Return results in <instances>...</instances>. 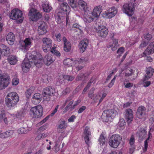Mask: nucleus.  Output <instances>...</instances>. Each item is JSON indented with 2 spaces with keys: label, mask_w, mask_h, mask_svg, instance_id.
<instances>
[{
  "label": "nucleus",
  "mask_w": 154,
  "mask_h": 154,
  "mask_svg": "<svg viewBox=\"0 0 154 154\" xmlns=\"http://www.w3.org/2000/svg\"><path fill=\"white\" fill-rule=\"evenodd\" d=\"M26 56V58L24 59L21 65L22 69L24 72H27L31 66H35L38 68L41 66L42 61L41 55L38 59L36 56L29 53H27Z\"/></svg>",
  "instance_id": "1"
},
{
  "label": "nucleus",
  "mask_w": 154,
  "mask_h": 154,
  "mask_svg": "<svg viewBox=\"0 0 154 154\" xmlns=\"http://www.w3.org/2000/svg\"><path fill=\"white\" fill-rule=\"evenodd\" d=\"M19 100V96L16 92L9 93L5 98V104L7 107L11 109L14 108Z\"/></svg>",
  "instance_id": "2"
},
{
  "label": "nucleus",
  "mask_w": 154,
  "mask_h": 154,
  "mask_svg": "<svg viewBox=\"0 0 154 154\" xmlns=\"http://www.w3.org/2000/svg\"><path fill=\"white\" fill-rule=\"evenodd\" d=\"M102 11V6L100 5L97 6L94 8L92 13V16L85 17L84 21L87 23H89L93 21L94 18L98 17Z\"/></svg>",
  "instance_id": "3"
},
{
  "label": "nucleus",
  "mask_w": 154,
  "mask_h": 154,
  "mask_svg": "<svg viewBox=\"0 0 154 154\" xmlns=\"http://www.w3.org/2000/svg\"><path fill=\"white\" fill-rule=\"evenodd\" d=\"M2 71L0 70V88H5L7 87L11 82L9 75L6 73L1 74Z\"/></svg>",
  "instance_id": "4"
},
{
  "label": "nucleus",
  "mask_w": 154,
  "mask_h": 154,
  "mask_svg": "<svg viewBox=\"0 0 154 154\" xmlns=\"http://www.w3.org/2000/svg\"><path fill=\"white\" fill-rule=\"evenodd\" d=\"M55 92V89L51 86L44 88L42 92L43 99L45 101H50L51 97L54 95Z\"/></svg>",
  "instance_id": "5"
},
{
  "label": "nucleus",
  "mask_w": 154,
  "mask_h": 154,
  "mask_svg": "<svg viewBox=\"0 0 154 154\" xmlns=\"http://www.w3.org/2000/svg\"><path fill=\"white\" fill-rule=\"evenodd\" d=\"M117 114L116 111L113 109H109L104 110L103 112L102 118L105 122H108L109 120L110 119L114 117Z\"/></svg>",
  "instance_id": "6"
},
{
  "label": "nucleus",
  "mask_w": 154,
  "mask_h": 154,
  "mask_svg": "<svg viewBox=\"0 0 154 154\" xmlns=\"http://www.w3.org/2000/svg\"><path fill=\"white\" fill-rule=\"evenodd\" d=\"M9 16L12 20L19 19V21L20 23L23 21V19L22 11L17 8L13 9L9 14Z\"/></svg>",
  "instance_id": "7"
},
{
  "label": "nucleus",
  "mask_w": 154,
  "mask_h": 154,
  "mask_svg": "<svg viewBox=\"0 0 154 154\" xmlns=\"http://www.w3.org/2000/svg\"><path fill=\"white\" fill-rule=\"evenodd\" d=\"M43 111V109L42 106L38 105L31 108L30 113L33 118H38L42 116Z\"/></svg>",
  "instance_id": "8"
},
{
  "label": "nucleus",
  "mask_w": 154,
  "mask_h": 154,
  "mask_svg": "<svg viewBox=\"0 0 154 154\" xmlns=\"http://www.w3.org/2000/svg\"><path fill=\"white\" fill-rule=\"evenodd\" d=\"M122 137L118 134L113 135L109 140V144L111 147L116 148L120 143Z\"/></svg>",
  "instance_id": "9"
},
{
  "label": "nucleus",
  "mask_w": 154,
  "mask_h": 154,
  "mask_svg": "<svg viewBox=\"0 0 154 154\" xmlns=\"http://www.w3.org/2000/svg\"><path fill=\"white\" fill-rule=\"evenodd\" d=\"M42 48L45 52H47L50 50L52 45V41L49 38L45 37L42 39Z\"/></svg>",
  "instance_id": "10"
},
{
  "label": "nucleus",
  "mask_w": 154,
  "mask_h": 154,
  "mask_svg": "<svg viewBox=\"0 0 154 154\" xmlns=\"http://www.w3.org/2000/svg\"><path fill=\"white\" fill-rule=\"evenodd\" d=\"M95 29L97 35L100 37L105 38L108 34V30L104 26H98L97 27H95Z\"/></svg>",
  "instance_id": "11"
},
{
  "label": "nucleus",
  "mask_w": 154,
  "mask_h": 154,
  "mask_svg": "<svg viewBox=\"0 0 154 154\" xmlns=\"http://www.w3.org/2000/svg\"><path fill=\"white\" fill-rule=\"evenodd\" d=\"M29 16L33 21H36L38 19L41 18L42 17L41 14L37 10L33 8L30 10Z\"/></svg>",
  "instance_id": "12"
},
{
  "label": "nucleus",
  "mask_w": 154,
  "mask_h": 154,
  "mask_svg": "<svg viewBox=\"0 0 154 154\" xmlns=\"http://www.w3.org/2000/svg\"><path fill=\"white\" fill-rule=\"evenodd\" d=\"M136 5V0H131L126 8V14L129 16H131L134 14V8Z\"/></svg>",
  "instance_id": "13"
},
{
  "label": "nucleus",
  "mask_w": 154,
  "mask_h": 154,
  "mask_svg": "<svg viewBox=\"0 0 154 154\" xmlns=\"http://www.w3.org/2000/svg\"><path fill=\"white\" fill-rule=\"evenodd\" d=\"M45 23L43 21H40L38 23V32L39 35H43L47 32Z\"/></svg>",
  "instance_id": "14"
},
{
  "label": "nucleus",
  "mask_w": 154,
  "mask_h": 154,
  "mask_svg": "<svg viewBox=\"0 0 154 154\" xmlns=\"http://www.w3.org/2000/svg\"><path fill=\"white\" fill-rule=\"evenodd\" d=\"M146 109L142 106H140L138 109L136 113V117L139 119H145L146 115Z\"/></svg>",
  "instance_id": "15"
},
{
  "label": "nucleus",
  "mask_w": 154,
  "mask_h": 154,
  "mask_svg": "<svg viewBox=\"0 0 154 154\" xmlns=\"http://www.w3.org/2000/svg\"><path fill=\"white\" fill-rule=\"evenodd\" d=\"M32 38H26L21 43L23 48L26 50H28L32 45Z\"/></svg>",
  "instance_id": "16"
},
{
  "label": "nucleus",
  "mask_w": 154,
  "mask_h": 154,
  "mask_svg": "<svg viewBox=\"0 0 154 154\" xmlns=\"http://www.w3.org/2000/svg\"><path fill=\"white\" fill-rule=\"evenodd\" d=\"M55 57L54 55L48 54L46 55L43 59L44 63L46 65L49 66L55 60Z\"/></svg>",
  "instance_id": "17"
},
{
  "label": "nucleus",
  "mask_w": 154,
  "mask_h": 154,
  "mask_svg": "<svg viewBox=\"0 0 154 154\" xmlns=\"http://www.w3.org/2000/svg\"><path fill=\"white\" fill-rule=\"evenodd\" d=\"M89 43L88 40L87 38H84L82 40L79 44V47L80 52L83 53L86 49Z\"/></svg>",
  "instance_id": "18"
},
{
  "label": "nucleus",
  "mask_w": 154,
  "mask_h": 154,
  "mask_svg": "<svg viewBox=\"0 0 154 154\" xmlns=\"http://www.w3.org/2000/svg\"><path fill=\"white\" fill-rule=\"evenodd\" d=\"M133 114L131 109H128L126 111V121L128 125L130 124L133 120Z\"/></svg>",
  "instance_id": "19"
},
{
  "label": "nucleus",
  "mask_w": 154,
  "mask_h": 154,
  "mask_svg": "<svg viewBox=\"0 0 154 154\" xmlns=\"http://www.w3.org/2000/svg\"><path fill=\"white\" fill-rule=\"evenodd\" d=\"M117 11L116 8L112 7L110 8L106 13V17L108 18H111L117 13Z\"/></svg>",
  "instance_id": "20"
},
{
  "label": "nucleus",
  "mask_w": 154,
  "mask_h": 154,
  "mask_svg": "<svg viewBox=\"0 0 154 154\" xmlns=\"http://www.w3.org/2000/svg\"><path fill=\"white\" fill-rule=\"evenodd\" d=\"M0 53L4 56H7L10 53V49L3 44L0 45Z\"/></svg>",
  "instance_id": "21"
},
{
  "label": "nucleus",
  "mask_w": 154,
  "mask_h": 154,
  "mask_svg": "<svg viewBox=\"0 0 154 154\" xmlns=\"http://www.w3.org/2000/svg\"><path fill=\"white\" fill-rule=\"evenodd\" d=\"M84 138L86 143L88 145L89 144V139L91 136L90 128L88 126L86 127L84 132Z\"/></svg>",
  "instance_id": "22"
},
{
  "label": "nucleus",
  "mask_w": 154,
  "mask_h": 154,
  "mask_svg": "<svg viewBox=\"0 0 154 154\" xmlns=\"http://www.w3.org/2000/svg\"><path fill=\"white\" fill-rule=\"evenodd\" d=\"M60 12L66 14V15L70 12V8L68 4L66 2H63L60 5Z\"/></svg>",
  "instance_id": "23"
},
{
  "label": "nucleus",
  "mask_w": 154,
  "mask_h": 154,
  "mask_svg": "<svg viewBox=\"0 0 154 154\" xmlns=\"http://www.w3.org/2000/svg\"><path fill=\"white\" fill-rule=\"evenodd\" d=\"M154 53V42H151L147 48L143 52V57L149 55Z\"/></svg>",
  "instance_id": "24"
},
{
  "label": "nucleus",
  "mask_w": 154,
  "mask_h": 154,
  "mask_svg": "<svg viewBox=\"0 0 154 154\" xmlns=\"http://www.w3.org/2000/svg\"><path fill=\"white\" fill-rule=\"evenodd\" d=\"M90 74V72H82L78 74L76 78V81H83L87 78Z\"/></svg>",
  "instance_id": "25"
},
{
  "label": "nucleus",
  "mask_w": 154,
  "mask_h": 154,
  "mask_svg": "<svg viewBox=\"0 0 154 154\" xmlns=\"http://www.w3.org/2000/svg\"><path fill=\"white\" fill-rule=\"evenodd\" d=\"M146 74L144 75L145 79H149L152 76L154 72V69L151 67L146 68L145 71Z\"/></svg>",
  "instance_id": "26"
},
{
  "label": "nucleus",
  "mask_w": 154,
  "mask_h": 154,
  "mask_svg": "<svg viewBox=\"0 0 154 154\" xmlns=\"http://www.w3.org/2000/svg\"><path fill=\"white\" fill-rule=\"evenodd\" d=\"M42 100L41 95L39 93L35 94L32 99V102L35 104H37L40 103Z\"/></svg>",
  "instance_id": "27"
},
{
  "label": "nucleus",
  "mask_w": 154,
  "mask_h": 154,
  "mask_svg": "<svg viewBox=\"0 0 154 154\" xmlns=\"http://www.w3.org/2000/svg\"><path fill=\"white\" fill-rule=\"evenodd\" d=\"M118 41L117 39H115L112 42H110L108 45V48H111L113 51L116 50L119 46Z\"/></svg>",
  "instance_id": "28"
},
{
  "label": "nucleus",
  "mask_w": 154,
  "mask_h": 154,
  "mask_svg": "<svg viewBox=\"0 0 154 154\" xmlns=\"http://www.w3.org/2000/svg\"><path fill=\"white\" fill-rule=\"evenodd\" d=\"M63 40L64 42V50L66 52L70 51L71 48V45L69 42L67 41L66 38L63 37Z\"/></svg>",
  "instance_id": "29"
},
{
  "label": "nucleus",
  "mask_w": 154,
  "mask_h": 154,
  "mask_svg": "<svg viewBox=\"0 0 154 154\" xmlns=\"http://www.w3.org/2000/svg\"><path fill=\"white\" fill-rule=\"evenodd\" d=\"M15 40V36L14 34L11 32L9 33L6 36V40L8 43L10 45L14 44Z\"/></svg>",
  "instance_id": "30"
},
{
  "label": "nucleus",
  "mask_w": 154,
  "mask_h": 154,
  "mask_svg": "<svg viewBox=\"0 0 154 154\" xmlns=\"http://www.w3.org/2000/svg\"><path fill=\"white\" fill-rule=\"evenodd\" d=\"M78 5L82 10L86 12L88 8L87 3L84 1L82 0H79L78 2Z\"/></svg>",
  "instance_id": "31"
},
{
  "label": "nucleus",
  "mask_w": 154,
  "mask_h": 154,
  "mask_svg": "<svg viewBox=\"0 0 154 154\" xmlns=\"http://www.w3.org/2000/svg\"><path fill=\"white\" fill-rule=\"evenodd\" d=\"M58 128L61 129H65L67 127V123L66 121L63 119H60L58 123Z\"/></svg>",
  "instance_id": "32"
},
{
  "label": "nucleus",
  "mask_w": 154,
  "mask_h": 154,
  "mask_svg": "<svg viewBox=\"0 0 154 154\" xmlns=\"http://www.w3.org/2000/svg\"><path fill=\"white\" fill-rule=\"evenodd\" d=\"M42 7L44 11L46 12H49L51 9V7L47 2H43Z\"/></svg>",
  "instance_id": "33"
},
{
  "label": "nucleus",
  "mask_w": 154,
  "mask_h": 154,
  "mask_svg": "<svg viewBox=\"0 0 154 154\" xmlns=\"http://www.w3.org/2000/svg\"><path fill=\"white\" fill-rule=\"evenodd\" d=\"M26 112V110L22 109L17 112L15 115L16 117L19 119H21L24 116Z\"/></svg>",
  "instance_id": "34"
},
{
  "label": "nucleus",
  "mask_w": 154,
  "mask_h": 154,
  "mask_svg": "<svg viewBox=\"0 0 154 154\" xmlns=\"http://www.w3.org/2000/svg\"><path fill=\"white\" fill-rule=\"evenodd\" d=\"M9 63L11 65H14L16 64L17 61V57L14 56L10 57L8 59Z\"/></svg>",
  "instance_id": "35"
},
{
  "label": "nucleus",
  "mask_w": 154,
  "mask_h": 154,
  "mask_svg": "<svg viewBox=\"0 0 154 154\" xmlns=\"http://www.w3.org/2000/svg\"><path fill=\"white\" fill-rule=\"evenodd\" d=\"M60 78H62L61 82H63L64 80H66L68 81H72L74 79V77L73 76H70L67 75H64V76H61Z\"/></svg>",
  "instance_id": "36"
},
{
  "label": "nucleus",
  "mask_w": 154,
  "mask_h": 154,
  "mask_svg": "<svg viewBox=\"0 0 154 154\" xmlns=\"http://www.w3.org/2000/svg\"><path fill=\"white\" fill-rule=\"evenodd\" d=\"M14 133V131L13 130H10L7 131L5 132L2 133V137L6 138L11 136Z\"/></svg>",
  "instance_id": "37"
},
{
  "label": "nucleus",
  "mask_w": 154,
  "mask_h": 154,
  "mask_svg": "<svg viewBox=\"0 0 154 154\" xmlns=\"http://www.w3.org/2000/svg\"><path fill=\"white\" fill-rule=\"evenodd\" d=\"M125 121L124 119L122 118H120V120L118 124V126L119 127L120 129L123 130L125 128Z\"/></svg>",
  "instance_id": "38"
},
{
  "label": "nucleus",
  "mask_w": 154,
  "mask_h": 154,
  "mask_svg": "<svg viewBox=\"0 0 154 154\" xmlns=\"http://www.w3.org/2000/svg\"><path fill=\"white\" fill-rule=\"evenodd\" d=\"M35 89L33 87H31L27 89L25 93L26 96L27 98H29L31 96L32 93H33Z\"/></svg>",
  "instance_id": "39"
},
{
  "label": "nucleus",
  "mask_w": 154,
  "mask_h": 154,
  "mask_svg": "<svg viewBox=\"0 0 154 154\" xmlns=\"http://www.w3.org/2000/svg\"><path fill=\"white\" fill-rule=\"evenodd\" d=\"M82 27L78 23H75L73 25L72 29L76 31L82 32Z\"/></svg>",
  "instance_id": "40"
},
{
  "label": "nucleus",
  "mask_w": 154,
  "mask_h": 154,
  "mask_svg": "<svg viewBox=\"0 0 154 154\" xmlns=\"http://www.w3.org/2000/svg\"><path fill=\"white\" fill-rule=\"evenodd\" d=\"M29 131L27 127H25L21 128L18 130V132L20 134L27 133Z\"/></svg>",
  "instance_id": "41"
},
{
  "label": "nucleus",
  "mask_w": 154,
  "mask_h": 154,
  "mask_svg": "<svg viewBox=\"0 0 154 154\" xmlns=\"http://www.w3.org/2000/svg\"><path fill=\"white\" fill-rule=\"evenodd\" d=\"M98 141L101 146H103L105 142V138L102 134L100 135Z\"/></svg>",
  "instance_id": "42"
},
{
  "label": "nucleus",
  "mask_w": 154,
  "mask_h": 154,
  "mask_svg": "<svg viewBox=\"0 0 154 154\" xmlns=\"http://www.w3.org/2000/svg\"><path fill=\"white\" fill-rule=\"evenodd\" d=\"M134 73V71L132 69L130 68H126V76L131 75Z\"/></svg>",
  "instance_id": "43"
},
{
  "label": "nucleus",
  "mask_w": 154,
  "mask_h": 154,
  "mask_svg": "<svg viewBox=\"0 0 154 154\" xmlns=\"http://www.w3.org/2000/svg\"><path fill=\"white\" fill-rule=\"evenodd\" d=\"M148 138L146 139L144 142V148L143 149L144 152H146L147 149L148 147V141L149 140V139L151 137V134L150 132L148 134Z\"/></svg>",
  "instance_id": "44"
},
{
  "label": "nucleus",
  "mask_w": 154,
  "mask_h": 154,
  "mask_svg": "<svg viewBox=\"0 0 154 154\" xmlns=\"http://www.w3.org/2000/svg\"><path fill=\"white\" fill-rule=\"evenodd\" d=\"M72 62V60L70 58L65 59L63 61V63L64 65L69 66H71Z\"/></svg>",
  "instance_id": "45"
},
{
  "label": "nucleus",
  "mask_w": 154,
  "mask_h": 154,
  "mask_svg": "<svg viewBox=\"0 0 154 154\" xmlns=\"http://www.w3.org/2000/svg\"><path fill=\"white\" fill-rule=\"evenodd\" d=\"M94 88H92L89 92L88 94V97L91 99H92L94 97Z\"/></svg>",
  "instance_id": "46"
},
{
  "label": "nucleus",
  "mask_w": 154,
  "mask_h": 154,
  "mask_svg": "<svg viewBox=\"0 0 154 154\" xmlns=\"http://www.w3.org/2000/svg\"><path fill=\"white\" fill-rule=\"evenodd\" d=\"M147 79H145V77L143 80V85L144 87H146L149 86L151 84V82L149 81H146Z\"/></svg>",
  "instance_id": "47"
},
{
  "label": "nucleus",
  "mask_w": 154,
  "mask_h": 154,
  "mask_svg": "<svg viewBox=\"0 0 154 154\" xmlns=\"http://www.w3.org/2000/svg\"><path fill=\"white\" fill-rule=\"evenodd\" d=\"M1 113L0 114V120L5 118V111L3 109L1 110Z\"/></svg>",
  "instance_id": "48"
},
{
  "label": "nucleus",
  "mask_w": 154,
  "mask_h": 154,
  "mask_svg": "<svg viewBox=\"0 0 154 154\" xmlns=\"http://www.w3.org/2000/svg\"><path fill=\"white\" fill-rule=\"evenodd\" d=\"M69 4L73 8L76 7V5L75 2V0H69Z\"/></svg>",
  "instance_id": "49"
},
{
  "label": "nucleus",
  "mask_w": 154,
  "mask_h": 154,
  "mask_svg": "<svg viewBox=\"0 0 154 154\" xmlns=\"http://www.w3.org/2000/svg\"><path fill=\"white\" fill-rule=\"evenodd\" d=\"M56 20L58 24H60L62 22V20L61 19L60 16L57 15L55 17Z\"/></svg>",
  "instance_id": "50"
},
{
  "label": "nucleus",
  "mask_w": 154,
  "mask_h": 154,
  "mask_svg": "<svg viewBox=\"0 0 154 154\" xmlns=\"http://www.w3.org/2000/svg\"><path fill=\"white\" fill-rule=\"evenodd\" d=\"M19 82V80L17 78H14L12 80V84L14 85H17Z\"/></svg>",
  "instance_id": "51"
},
{
  "label": "nucleus",
  "mask_w": 154,
  "mask_h": 154,
  "mask_svg": "<svg viewBox=\"0 0 154 154\" xmlns=\"http://www.w3.org/2000/svg\"><path fill=\"white\" fill-rule=\"evenodd\" d=\"M116 78V76H115L113 78L111 81V82H110V83H109L108 85V87L109 88H111L115 82V81Z\"/></svg>",
  "instance_id": "52"
},
{
  "label": "nucleus",
  "mask_w": 154,
  "mask_h": 154,
  "mask_svg": "<svg viewBox=\"0 0 154 154\" xmlns=\"http://www.w3.org/2000/svg\"><path fill=\"white\" fill-rule=\"evenodd\" d=\"M59 106L57 105L55 107V109L53 110L52 112L50 114V116H53L54 114L57 112Z\"/></svg>",
  "instance_id": "53"
},
{
  "label": "nucleus",
  "mask_w": 154,
  "mask_h": 154,
  "mask_svg": "<svg viewBox=\"0 0 154 154\" xmlns=\"http://www.w3.org/2000/svg\"><path fill=\"white\" fill-rule=\"evenodd\" d=\"M135 139L133 136H132L129 140V143L131 146L133 145L134 143Z\"/></svg>",
  "instance_id": "54"
},
{
  "label": "nucleus",
  "mask_w": 154,
  "mask_h": 154,
  "mask_svg": "<svg viewBox=\"0 0 154 154\" xmlns=\"http://www.w3.org/2000/svg\"><path fill=\"white\" fill-rule=\"evenodd\" d=\"M70 91V89L69 88H67L64 90L62 92L63 94L64 95L69 93Z\"/></svg>",
  "instance_id": "55"
},
{
  "label": "nucleus",
  "mask_w": 154,
  "mask_h": 154,
  "mask_svg": "<svg viewBox=\"0 0 154 154\" xmlns=\"http://www.w3.org/2000/svg\"><path fill=\"white\" fill-rule=\"evenodd\" d=\"M125 51L124 48L122 47L120 48L117 51V53L119 54H121L124 52Z\"/></svg>",
  "instance_id": "56"
},
{
  "label": "nucleus",
  "mask_w": 154,
  "mask_h": 154,
  "mask_svg": "<svg viewBox=\"0 0 154 154\" xmlns=\"http://www.w3.org/2000/svg\"><path fill=\"white\" fill-rule=\"evenodd\" d=\"M56 40L58 42H60L61 40V36L60 33L58 34L57 35H56Z\"/></svg>",
  "instance_id": "57"
},
{
  "label": "nucleus",
  "mask_w": 154,
  "mask_h": 154,
  "mask_svg": "<svg viewBox=\"0 0 154 154\" xmlns=\"http://www.w3.org/2000/svg\"><path fill=\"white\" fill-rule=\"evenodd\" d=\"M86 107L85 106H83L79 108L78 111L79 113H81L85 109Z\"/></svg>",
  "instance_id": "58"
},
{
  "label": "nucleus",
  "mask_w": 154,
  "mask_h": 154,
  "mask_svg": "<svg viewBox=\"0 0 154 154\" xmlns=\"http://www.w3.org/2000/svg\"><path fill=\"white\" fill-rule=\"evenodd\" d=\"M76 118V117L74 115H72L68 119L69 122H72L74 121V120Z\"/></svg>",
  "instance_id": "59"
},
{
  "label": "nucleus",
  "mask_w": 154,
  "mask_h": 154,
  "mask_svg": "<svg viewBox=\"0 0 154 154\" xmlns=\"http://www.w3.org/2000/svg\"><path fill=\"white\" fill-rule=\"evenodd\" d=\"M81 85H79L78 86L76 89H75L74 91L73 92L74 93H76L79 92L81 89Z\"/></svg>",
  "instance_id": "60"
},
{
  "label": "nucleus",
  "mask_w": 154,
  "mask_h": 154,
  "mask_svg": "<svg viewBox=\"0 0 154 154\" xmlns=\"http://www.w3.org/2000/svg\"><path fill=\"white\" fill-rule=\"evenodd\" d=\"M147 42L144 41L142 42L140 45V48H142L145 47L147 45Z\"/></svg>",
  "instance_id": "61"
},
{
  "label": "nucleus",
  "mask_w": 154,
  "mask_h": 154,
  "mask_svg": "<svg viewBox=\"0 0 154 154\" xmlns=\"http://www.w3.org/2000/svg\"><path fill=\"white\" fill-rule=\"evenodd\" d=\"M144 38L147 40H150L152 38V35L149 34H147L144 36Z\"/></svg>",
  "instance_id": "62"
},
{
  "label": "nucleus",
  "mask_w": 154,
  "mask_h": 154,
  "mask_svg": "<svg viewBox=\"0 0 154 154\" xmlns=\"http://www.w3.org/2000/svg\"><path fill=\"white\" fill-rule=\"evenodd\" d=\"M85 58L83 57L80 58H78L77 61H78L79 63H83L85 61Z\"/></svg>",
  "instance_id": "63"
},
{
  "label": "nucleus",
  "mask_w": 154,
  "mask_h": 154,
  "mask_svg": "<svg viewBox=\"0 0 154 154\" xmlns=\"http://www.w3.org/2000/svg\"><path fill=\"white\" fill-rule=\"evenodd\" d=\"M46 128V126L43 125L39 128V129L38 131V132L39 133V132L40 131H44L45 129Z\"/></svg>",
  "instance_id": "64"
}]
</instances>
